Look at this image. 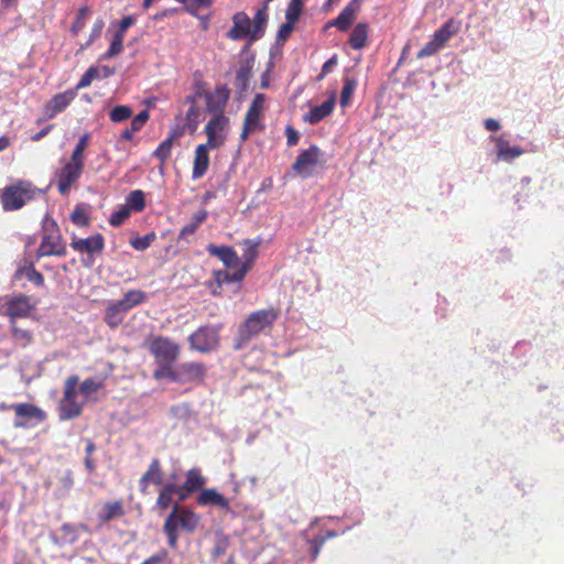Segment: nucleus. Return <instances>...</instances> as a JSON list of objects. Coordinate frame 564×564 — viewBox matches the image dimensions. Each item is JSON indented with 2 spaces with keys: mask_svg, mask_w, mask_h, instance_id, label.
<instances>
[{
  "mask_svg": "<svg viewBox=\"0 0 564 564\" xmlns=\"http://www.w3.org/2000/svg\"><path fill=\"white\" fill-rule=\"evenodd\" d=\"M23 278L32 282L36 286H42L44 284L43 274L39 272L33 265L21 267L15 271V280H21Z\"/></svg>",
  "mask_w": 564,
  "mask_h": 564,
  "instance_id": "f704fd0d",
  "label": "nucleus"
},
{
  "mask_svg": "<svg viewBox=\"0 0 564 564\" xmlns=\"http://www.w3.org/2000/svg\"><path fill=\"white\" fill-rule=\"evenodd\" d=\"M254 261L256 259L243 258V262L241 263L239 261V265L236 268L237 270L232 272L231 278L241 282L246 278L248 271L252 268Z\"/></svg>",
  "mask_w": 564,
  "mask_h": 564,
  "instance_id": "603ef678",
  "label": "nucleus"
},
{
  "mask_svg": "<svg viewBox=\"0 0 564 564\" xmlns=\"http://www.w3.org/2000/svg\"><path fill=\"white\" fill-rule=\"evenodd\" d=\"M173 143L172 142V139H165L164 141H162L159 147L155 149V151L153 152V156H155L156 159H159L161 161V164L163 165L166 160L171 156V151H172V148H173Z\"/></svg>",
  "mask_w": 564,
  "mask_h": 564,
  "instance_id": "c03bdc74",
  "label": "nucleus"
},
{
  "mask_svg": "<svg viewBox=\"0 0 564 564\" xmlns=\"http://www.w3.org/2000/svg\"><path fill=\"white\" fill-rule=\"evenodd\" d=\"M131 215V210L122 205L118 210L113 212L109 218V224L113 227L122 225Z\"/></svg>",
  "mask_w": 564,
  "mask_h": 564,
  "instance_id": "09e8293b",
  "label": "nucleus"
},
{
  "mask_svg": "<svg viewBox=\"0 0 564 564\" xmlns=\"http://www.w3.org/2000/svg\"><path fill=\"white\" fill-rule=\"evenodd\" d=\"M145 300V292L141 290H129L128 292L124 293L123 297L117 302L119 303V305L124 307L127 312H129L133 307L142 304Z\"/></svg>",
  "mask_w": 564,
  "mask_h": 564,
  "instance_id": "473e14b6",
  "label": "nucleus"
},
{
  "mask_svg": "<svg viewBox=\"0 0 564 564\" xmlns=\"http://www.w3.org/2000/svg\"><path fill=\"white\" fill-rule=\"evenodd\" d=\"M196 501L202 507L215 506L225 511L230 510L229 500L214 488L202 489Z\"/></svg>",
  "mask_w": 564,
  "mask_h": 564,
  "instance_id": "b1692460",
  "label": "nucleus"
},
{
  "mask_svg": "<svg viewBox=\"0 0 564 564\" xmlns=\"http://www.w3.org/2000/svg\"><path fill=\"white\" fill-rule=\"evenodd\" d=\"M150 113L148 110L140 111L137 116L133 117L130 127L132 131H140L145 122L149 120Z\"/></svg>",
  "mask_w": 564,
  "mask_h": 564,
  "instance_id": "13d9d810",
  "label": "nucleus"
},
{
  "mask_svg": "<svg viewBox=\"0 0 564 564\" xmlns=\"http://www.w3.org/2000/svg\"><path fill=\"white\" fill-rule=\"evenodd\" d=\"M369 24L359 22L350 33L348 44L354 50H361L368 44Z\"/></svg>",
  "mask_w": 564,
  "mask_h": 564,
  "instance_id": "cd10ccee",
  "label": "nucleus"
},
{
  "mask_svg": "<svg viewBox=\"0 0 564 564\" xmlns=\"http://www.w3.org/2000/svg\"><path fill=\"white\" fill-rule=\"evenodd\" d=\"M221 325H204L188 337L189 348L202 354L216 350L220 343Z\"/></svg>",
  "mask_w": 564,
  "mask_h": 564,
  "instance_id": "1a4fd4ad",
  "label": "nucleus"
},
{
  "mask_svg": "<svg viewBox=\"0 0 564 564\" xmlns=\"http://www.w3.org/2000/svg\"><path fill=\"white\" fill-rule=\"evenodd\" d=\"M359 10V4L356 1H350L338 14V17L328 23L327 26H336L339 31L345 32L349 29Z\"/></svg>",
  "mask_w": 564,
  "mask_h": 564,
  "instance_id": "393cba45",
  "label": "nucleus"
},
{
  "mask_svg": "<svg viewBox=\"0 0 564 564\" xmlns=\"http://www.w3.org/2000/svg\"><path fill=\"white\" fill-rule=\"evenodd\" d=\"M132 116V109L129 106L120 105L116 106L109 112V119L112 122H122L128 120Z\"/></svg>",
  "mask_w": 564,
  "mask_h": 564,
  "instance_id": "a19ab883",
  "label": "nucleus"
},
{
  "mask_svg": "<svg viewBox=\"0 0 564 564\" xmlns=\"http://www.w3.org/2000/svg\"><path fill=\"white\" fill-rule=\"evenodd\" d=\"M70 247L79 253H101L105 249V239L101 234H96L87 238H74Z\"/></svg>",
  "mask_w": 564,
  "mask_h": 564,
  "instance_id": "aec40b11",
  "label": "nucleus"
},
{
  "mask_svg": "<svg viewBox=\"0 0 564 564\" xmlns=\"http://www.w3.org/2000/svg\"><path fill=\"white\" fill-rule=\"evenodd\" d=\"M84 162H77L72 159L57 173V189L63 196L67 195L72 186L77 183L84 171Z\"/></svg>",
  "mask_w": 564,
  "mask_h": 564,
  "instance_id": "f8f14e48",
  "label": "nucleus"
},
{
  "mask_svg": "<svg viewBox=\"0 0 564 564\" xmlns=\"http://www.w3.org/2000/svg\"><path fill=\"white\" fill-rule=\"evenodd\" d=\"M261 242H262L261 239H257V240L245 239L241 242V246L243 247L242 258L257 259L258 253H259L258 249H259Z\"/></svg>",
  "mask_w": 564,
  "mask_h": 564,
  "instance_id": "a18cd8bd",
  "label": "nucleus"
},
{
  "mask_svg": "<svg viewBox=\"0 0 564 564\" xmlns=\"http://www.w3.org/2000/svg\"><path fill=\"white\" fill-rule=\"evenodd\" d=\"M70 220L78 227H86L89 225L90 217L83 206L77 205L70 214Z\"/></svg>",
  "mask_w": 564,
  "mask_h": 564,
  "instance_id": "37998d69",
  "label": "nucleus"
},
{
  "mask_svg": "<svg viewBox=\"0 0 564 564\" xmlns=\"http://www.w3.org/2000/svg\"><path fill=\"white\" fill-rule=\"evenodd\" d=\"M166 556H167V552L166 551H161V552H159L156 554H153L152 556L148 557L141 564H161V563L164 562Z\"/></svg>",
  "mask_w": 564,
  "mask_h": 564,
  "instance_id": "0e129e2a",
  "label": "nucleus"
},
{
  "mask_svg": "<svg viewBox=\"0 0 564 564\" xmlns=\"http://www.w3.org/2000/svg\"><path fill=\"white\" fill-rule=\"evenodd\" d=\"M229 124V118L224 113H218L208 120L205 126V133L207 135V142L212 150L218 149L224 145L226 141V134L224 131Z\"/></svg>",
  "mask_w": 564,
  "mask_h": 564,
  "instance_id": "ddd939ff",
  "label": "nucleus"
},
{
  "mask_svg": "<svg viewBox=\"0 0 564 564\" xmlns=\"http://www.w3.org/2000/svg\"><path fill=\"white\" fill-rule=\"evenodd\" d=\"M12 339L22 347L29 346L33 341V333L30 329L21 328L18 322L9 323Z\"/></svg>",
  "mask_w": 564,
  "mask_h": 564,
  "instance_id": "c9c22d12",
  "label": "nucleus"
},
{
  "mask_svg": "<svg viewBox=\"0 0 564 564\" xmlns=\"http://www.w3.org/2000/svg\"><path fill=\"white\" fill-rule=\"evenodd\" d=\"M76 89H67L63 93L55 94L43 107V118L37 120L42 123L45 120L55 118L63 112L70 102L76 98Z\"/></svg>",
  "mask_w": 564,
  "mask_h": 564,
  "instance_id": "4468645a",
  "label": "nucleus"
},
{
  "mask_svg": "<svg viewBox=\"0 0 564 564\" xmlns=\"http://www.w3.org/2000/svg\"><path fill=\"white\" fill-rule=\"evenodd\" d=\"M229 97L230 89L226 85L217 86L213 93L205 94L207 111L214 116L224 113Z\"/></svg>",
  "mask_w": 564,
  "mask_h": 564,
  "instance_id": "a211bd4d",
  "label": "nucleus"
},
{
  "mask_svg": "<svg viewBox=\"0 0 564 564\" xmlns=\"http://www.w3.org/2000/svg\"><path fill=\"white\" fill-rule=\"evenodd\" d=\"M335 104L336 93H333L322 105L313 107L308 112H306L303 117L304 121L311 124L318 123L334 111Z\"/></svg>",
  "mask_w": 564,
  "mask_h": 564,
  "instance_id": "4be33fe9",
  "label": "nucleus"
},
{
  "mask_svg": "<svg viewBox=\"0 0 564 564\" xmlns=\"http://www.w3.org/2000/svg\"><path fill=\"white\" fill-rule=\"evenodd\" d=\"M66 252V243L63 239V236L57 224L55 221L45 224L41 243L37 249V257H64Z\"/></svg>",
  "mask_w": 564,
  "mask_h": 564,
  "instance_id": "0eeeda50",
  "label": "nucleus"
},
{
  "mask_svg": "<svg viewBox=\"0 0 564 564\" xmlns=\"http://www.w3.org/2000/svg\"><path fill=\"white\" fill-rule=\"evenodd\" d=\"M104 26H105L104 20L97 19L91 28V32H90L88 41L85 44L80 45V50L88 48L101 35Z\"/></svg>",
  "mask_w": 564,
  "mask_h": 564,
  "instance_id": "5fc2aeb1",
  "label": "nucleus"
},
{
  "mask_svg": "<svg viewBox=\"0 0 564 564\" xmlns=\"http://www.w3.org/2000/svg\"><path fill=\"white\" fill-rule=\"evenodd\" d=\"M148 348L156 364L153 377L156 380L164 379L165 376H159V372L173 368L174 362L180 358L181 346L169 337L156 336L149 343Z\"/></svg>",
  "mask_w": 564,
  "mask_h": 564,
  "instance_id": "7ed1b4c3",
  "label": "nucleus"
},
{
  "mask_svg": "<svg viewBox=\"0 0 564 564\" xmlns=\"http://www.w3.org/2000/svg\"><path fill=\"white\" fill-rule=\"evenodd\" d=\"M205 482H206V479L202 475L200 469L192 468V469L187 470V473L185 475V481L183 482V489H185V491L196 492L203 488Z\"/></svg>",
  "mask_w": 564,
  "mask_h": 564,
  "instance_id": "7c9ffc66",
  "label": "nucleus"
},
{
  "mask_svg": "<svg viewBox=\"0 0 564 564\" xmlns=\"http://www.w3.org/2000/svg\"><path fill=\"white\" fill-rule=\"evenodd\" d=\"M213 2L214 0H186L184 8L189 14L197 17L200 10L209 9Z\"/></svg>",
  "mask_w": 564,
  "mask_h": 564,
  "instance_id": "79ce46f5",
  "label": "nucleus"
},
{
  "mask_svg": "<svg viewBox=\"0 0 564 564\" xmlns=\"http://www.w3.org/2000/svg\"><path fill=\"white\" fill-rule=\"evenodd\" d=\"M252 76V65L245 62L240 65L235 77V87L238 91H246L249 87V82Z\"/></svg>",
  "mask_w": 564,
  "mask_h": 564,
  "instance_id": "72a5a7b5",
  "label": "nucleus"
},
{
  "mask_svg": "<svg viewBox=\"0 0 564 564\" xmlns=\"http://www.w3.org/2000/svg\"><path fill=\"white\" fill-rule=\"evenodd\" d=\"M484 126L488 131H492V132L498 131L500 129L499 121L494 118L486 119L484 122Z\"/></svg>",
  "mask_w": 564,
  "mask_h": 564,
  "instance_id": "774afa93",
  "label": "nucleus"
},
{
  "mask_svg": "<svg viewBox=\"0 0 564 564\" xmlns=\"http://www.w3.org/2000/svg\"><path fill=\"white\" fill-rule=\"evenodd\" d=\"M212 150L207 144H198L195 149V155L193 161L192 178H202L209 167V153Z\"/></svg>",
  "mask_w": 564,
  "mask_h": 564,
  "instance_id": "5701e85b",
  "label": "nucleus"
},
{
  "mask_svg": "<svg viewBox=\"0 0 564 564\" xmlns=\"http://www.w3.org/2000/svg\"><path fill=\"white\" fill-rule=\"evenodd\" d=\"M278 316L279 312L273 307L252 312L240 325L234 349L239 350L243 348L252 337L271 326L276 321Z\"/></svg>",
  "mask_w": 564,
  "mask_h": 564,
  "instance_id": "f03ea898",
  "label": "nucleus"
},
{
  "mask_svg": "<svg viewBox=\"0 0 564 564\" xmlns=\"http://www.w3.org/2000/svg\"><path fill=\"white\" fill-rule=\"evenodd\" d=\"M171 480L172 481H169V482H164L163 481V485H161V488L163 491H165L166 494H170L171 496H175L176 495V491L177 490V485L175 484V480H176V475L175 474H172L170 476Z\"/></svg>",
  "mask_w": 564,
  "mask_h": 564,
  "instance_id": "680f3d73",
  "label": "nucleus"
},
{
  "mask_svg": "<svg viewBox=\"0 0 564 564\" xmlns=\"http://www.w3.org/2000/svg\"><path fill=\"white\" fill-rule=\"evenodd\" d=\"M199 522V514L187 507H181L178 503H175L163 523V532L167 538L169 546L171 549L177 546L178 530L192 534L198 528Z\"/></svg>",
  "mask_w": 564,
  "mask_h": 564,
  "instance_id": "f257e3e1",
  "label": "nucleus"
},
{
  "mask_svg": "<svg viewBox=\"0 0 564 564\" xmlns=\"http://www.w3.org/2000/svg\"><path fill=\"white\" fill-rule=\"evenodd\" d=\"M172 502H173V496H171L170 494H166L165 491L160 489L158 498H156L155 507L159 510L164 511L171 507Z\"/></svg>",
  "mask_w": 564,
  "mask_h": 564,
  "instance_id": "6e6d98bb",
  "label": "nucleus"
},
{
  "mask_svg": "<svg viewBox=\"0 0 564 564\" xmlns=\"http://www.w3.org/2000/svg\"><path fill=\"white\" fill-rule=\"evenodd\" d=\"M265 101L267 97L264 94L258 93L254 95L243 119L248 127L253 126L259 130L263 129L261 119L264 117Z\"/></svg>",
  "mask_w": 564,
  "mask_h": 564,
  "instance_id": "6ab92c4d",
  "label": "nucleus"
},
{
  "mask_svg": "<svg viewBox=\"0 0 564 564\" xmlns=\"http://www.w3.org/2000/svg\"><path fill=\"white\" fill-rule=\"evenodd\" d=\"M14 411L15 417L13 426L15 429H32L46 420V413L32 403H18L10 406Z\"/></svg>",
  "mask_w": 564,
  "mask_h": 564,
  "instance_id": "9d476101",
  "label": "nucleus"
},
{
  "mask_svg": "<svg viewBox=\"0 0 564 564\" xmlns=\"http://www.w3.org/2000/svg\"><path fill=\"white\" fill-rule=\"evenodd\" d=\"M197 226L195 224H186L185 226H183V228L181 229L180 234H178V239H185L187 236H191V235H194L197 230Z\"/></svg>",
  "mask_w": 564,
  "mask_h": 564,
  "instance_id": "338daca9",
  "label": "nucleus"
},
{
  "mask_svg": "<svg viewBox=\"0 0 564 564\" xmlns=\"http://www.w3.org/2000/svg\"><path fill=\"white\" fill-rule=\"evenodd\" d=\"M102 387V383L101 382H98L96 381L95 379L93 378H87L85 379L80 386H79V392L85 395V397H88L90 395L91 393H95L97 392L99 389H101Z\"/></svg>",
  "mask_w": 564,
  "mask_h": 564,
  "instance_id": "864d4df0",
  "label": "nucleus"
},
{
  "mask_svg": "<svg viewBox=\"0 0 564 564\" xmlns=\"http://www.w3.org/2000/svg\"><path fill=\"white\" fill-rule=\"evenodd\" d=\"M123 41L124 37L120 35L113 34L112 41L109 45L107 52L101 56V59H110L117 55H119L123 51Z\"/></svg>",
  "mask_w": 564,
  "mask_h": 564,
  "instance_id": "ea45409f",
  "label": "nucleus"
},
{
  "mask_svg": "<svg viewBox=\"0 0 564 564\" xmlns=\"http://www.w3.org/2000/svg\"><path fill=\"white\" fill-rule=\"evenodd\" d=\"M227 36L232 41H239L249 36L250 42H253L251 19L246 12L240 11L234 14L232 26L229 29Z\"/></svg>",
  "mask_w": 564,
  "mask_h": 564,
  "instance_id": "f3484780",
  "label": "nucleus"
},
{
  "mask_svg": "<svg viewBox=\"0 0 564 564\" xmlns=\"http://www.w3.org/2000/svg\"><path fill=\"white\" fill-rule=\"evenodd\" d=\"M207 251L210 256L217 257L226 268L236 269L239 265V257L230 246L208 245Z\"/></svg>",
  "mask_w": 564,
  "mask_h": 564,
  "instance_id": "412c9836",
  "label": "nucleus"
},
{
  "mask_svg": "<svg viewBox=\"0 0 564 564\" xmlns=\"http://www.w3.org/2000/svg\"><path fill=\"white\" fill-rule=\"evenodd\" d=\"M319 148L317 145H311L308 149L303 150L296 158L292 165L295 173L304 178L313 175L314 169L316 167L319 160Z\"/></svg>",
  "mask_w": 564,
  "mask_h": 564,
  "instance_id": "2eb2a0df",
  "label": "nucleus"
},
{
  "mask_svg": "<svg viewBox=\"0 0 564 564\" xmlns=\"http://www.w3.org/2000/svg\"><path fill=\"white\" fill-rule=\"evenodd\" d=\"M154 239H155V234L150 232L142 237H135L133 239H130V245L135 250L143 251L150 247L151 242L154 241Z\"/></svg>",
  "mask_w": 564,
  "mask_h": 564,
  "instance_id": "8fccbe9b",
  "label": "nucleus"
},
{
  "mask_svg": "<svg viewBox=\"0 0 564 564\" xmlns=\"http://www.w3.org/2000/svg\"><path fill=\"white\" fill-rule=\"evenodd\" d=\"M303 10V0H291L285 10V20L296 23Z\"/></svg>",
  "mask_w": 564,
  "mask_h": 564,
  "instance_id": "4c0bfd02",
  "label": "nucleus"
},
{
  "mask_svg": "<svg viewBox=\"0 0 564 564\" xmlns=\"http://www.w3.org/2000/svg\"><path fill=\"white\" fill-rule=\"evenodd\" d=\"M164 470L161 460L158 457L151 459L145 473L139 479V490L142 495H148L151 485L161 486L164 481Z\"/></svg>",
  "mask_w": 564,
  "mask_h": 564,
  "instance_id": "dca6fc26",
  "label": "nucleus"
},
{
  "mask_svg": "<svg viewBox=\"0 0 564 564\" xmlns=\"http://www.w3.org/2000/svg\"><path fill=\"white\" fill-rule=\"evenodd\" d=\"M268 10L269 6L265 3H262L257 10L253 20L251 21L252 41H258L263 36L269 20Z\"/></svg>",
  "mask_w": 564,
  "mask_h": 564,
  "instance_id": "bb28decb",
  "label": "nucleus"
},
{
  "mask_svg": "<svg viewBox=\"0 0 564 564\" xmlns=\"http://www.w3.org/2000/svg\"><path fill=\"white\" fill-rule=\"evenodd\" d=\"M207 373V368L203 362L186 361L180 364L177 367L172 369H165L163 372H159V376H165L164 379H169L180 384L186 383H204Z\"/></svg>",
  "mask_w": 564,
  "mask_h": 564,
  "instance_id": "423d86ee",
  "label": "nucleus"
},
{
  "mask_svg": "<svg viewBox=\"0 0 564 564\" xmlns=\"http://www.w3.org/2000/svg\"><path fill=\"white\" fill-rule=\"evenodd\" d=\"M99 76L98 68L95 66H90L80 77L79 82L75 86L74 89H76V93L79 89H83L85 87H88L94 79H96Z\"/></svg>",
  "mask_w": 564,
  "mask_h": 564,
  "instance_id": "de8ad7c7",
  "label": "nucleus"
},
{
  "mask_svg": "<svg viewBox=\"0 0 564 564\" xmlns=\"http://www.w3.org/2000/svg\"><path fill=\"white\" fill-rule=\"evenodd\" d=\"M232 273H229L226 270H215L213 272V280L206 283L207 288L210 290V293L214 296H219L223 291V285L225 283L239 282L236 279H232Z\"/></svg>",
  "mask_w": 564,
  "mask_h": 564,
  "instance_id": "c85d7f7f",
  "label": "nucleus"
},
{
  "mask_svg": "<svg viewBox=\"0 0 564 564\" xmlns=\"http://www.w3.org/2000/svg\"><path fill=\"white\" fill-rule=\"evenodd\" d=\"M355 88H356V82L349 77H345L344 78V87H343L341 94H340L341 106H346L349 102Z\"/></svg>",
  "mask_w": 564,
  "mask_h": 564,
  "instance_id": "3c124183",
  "label": "nucleus"
},
{
  "mask_svg": "<svg viewBox=\"0 0 564 564\" xmlns=\"http://www.w3.org/2000/svg\"><path fill=\"white\" fill-rule=\"evenodd\" d=\"M458 31L453 19L446 21L416 54L417 58L432 56Z\"/></svg>",
  "mask_w": 564,
  "mask_h": 564,
  "instance_id": "9b49d317",
  "label": "nucleus"
},
{
  "mask_svg": "<svg viewBox=\"0 0 564 564\" xmlns=\"http://www.w3.org/2000/svg\"><path fill=\"white\" fill-rule=\"evenodd\" d=\"M294 25H295V23H292L289 21H285L284 23H282L276 33V41L285 42L291 36V33L294 30Z\"/></svg>",
  "mask_w": 564,
  "mask_h": 564,
  "instance_id": "4d7b16f0",
  "label": "nucleus"
},
{
  "mask_svg": "<svg viewBox=\"0 0 564 564\" xmlns=\"http://www.w3.org/2000/svg\"><path fill=\"white\" fill-rule=\"evenodd\" d=\"M127 313L128 312L124 310V307L119 305L117 301H112L107 305L105 310L104 322L111 329H115L122 324Z\"/></svg>",
  "mask_w": 564,
  "mask_h": 564,
  "instance_id": "a878e982",
  "label": "nucleus"
},
{
  "mask_svg": "<svg viewBox=\"0 0 564 564\" xmlns=\"http://www.w3.org/2000/svg\"><path fill=\"white\" fill-rule=\"evenodd\" d=\"M35 194L36 188L28 181H19L13 185L6 186L0 195L2 208L6 212L18 210L32 200Z\"/></svg>",
  "mask_w": 564,
  "mask_h": 564,
  "instance_id": "39448f33",
  "label": "nucleus"
},
{
  "mask_svg": "<svg viewBox=\"0 0 564 564\" xmlns=\"http://www.w3.org/2000/svg\"><path fill=\"white\" fill-rule=\"evenodd\" d=\"M208 217V212L206 209H200L193 214L191 223L195 224L197 227H199Z\"/></svg>",
  "mask_w": 564,
  "mask_h": 564,
  "instance_id": "69168bd1",
  "label": "nucleus"
},
{
  "mask_svg": "<svg viewBox=\"0 0 564 564\" xmlns=\"http://www.w3.org/2000/svg\"><path fill=\"white\" fill-rule=\"evenodd\" d=\"M0 314L6 316L9 323L20 318H29L36 310L37 301L25 294L6 295L0 299Z\"/></svg>",
  "mask_w": 564,
  "mask_h": 564,
  "instance_id": "20e7f679",
  "label": "nucleus"
},
{
  "mask_svg": "<svg viewBox=\"0 0 564 564\" xmlns=\"http://www.w3.org/2000/svg\"><path fill=\"white\" fill-rule=\"evenodd\" d=\"M90 10L87 6L82 7L76 15L75 21L70 26V32L73 35H77L86 25V19L89 15Z\"/></svg>",
  "mask_w": 564,
  "mask_h": 564,
  "instance_id": "58836bf2",
  "label": "nucleus"
},
{
  "mask_svg": "<svg viewBox=\"0 0 564 564\" xmlns=\"http://www.w3.org/2000/svg\"><path fill=\"white\" fill-rule=\"evenodd\" d=\"M89 134L85 133L80 139L78 140L77 144L75 145L70 159L77 162H84L85 163V150L88 145Z\"/></svg>",
  "mask_w": 564,
  "mask_h": 564,
  "instance_id": "49530a36",
  "label": "nucleus"
},
{
  "mask_svg": "<svg viewBox=\"0 0 564 564\" xmlns=\"http://www.w3.org/2000/svg\"><path fill=\"white\" fill-rule=\"evenodd\" d=\"M77 376H70L65 381L63 398L58 404V416L62 421L76 419L83 412L84 404L77 400Z\"/></svg>",
  "mask_w": 564,
  "mask_h": 564,
  "instance_id": "6e6552de",
  "label": "nucleus"
},
{
  "mask_svg": "<svg viewBox=\"0 0 564 564\" xmlns=\"http://www.w3.org/2000/svg\"><path fill=\"white\" fill-rule=\"evenodd\" d=\"M131 212L140 213L145 207L144 193L141 189H134L129 193L124 204Z\"/></svg>",
  "mask_w": 564,
  "mask_h": 564,
  "instance_id": "e433bc0d",
  "label": "nucleus"
},
{
  "mask_svg": "<svg viewBox=\"0 0 564 564\" xmlns=\"http://www.w3.org/2000/svg\"><path fill=\"white\" fill-rule=\"evenodd\" d=\"M496 148H497V154L502 160H512L514 158L520 156L523 151L518 148H511L509 145V141L505 139L503 135H500L498 138H495Z\"/></svg>",
  "mask_w": 564,
  "mask_h": 564,
  "instance_id": "2f4dec72",
  "label": "nucleus"
},
{
  "mask_svg": "<svg viewBox=\"0 0 564 564\" xmlns=\"http://www.w3.org/2000/svg\"><path fill=\"white\" fill-rule=\"evenodd\" d=\"M123 514L124 508L122 500L108 501L104 503L101 512L98 514V519L102 523H106L116 518H121Z\"/></svg>",
  "mask_w": 564,
  "mask_h": 564,
  "instance_id": "c756f323",
  "label": "nucleus"
},
{
  "mask_svg": "<svg viewBox=\"0 0 564 564\" xmlns=\"http://www.w3.org/2000/svg\"><path fill=\"white\" fill-rule=\"evenodd\" d=\"M310 545L312 546V560H316L322 546L325 543V538H315L308 541Z\"/></svg>",
  "mask_w": 564,
  "mask_h": 564,
  "instance_id": "052dcab7",
  "label": "nucleus"
},
{
  "mask_svg": "<svg viewBox=\"0 0 564 564\" xmlns=\"http://www.w3.org/2000/svg\"><path fill=\"white\" fill-rule=\"evenodd\" d=\"M135 22V19L132 15L123 17L119 22V28L115 32L116 35H120L121 37H126L127 30L133 25Z\"/></svg>",
  "mask_w": 564,
  "mask_h": 564,
  "instance_id": "bf43d9fd",
  "label": "nucleus"
},
{
  "mask_svg": "<svg viewBox=\"0 0 564 564\" xmlns=\"http://www.w3.org/2000/svg\"><path fill=\"white\" fill-rule=\"evenodd\" d=\"M285 135H286V143L289 147H294L297 144L300 135H299V132L294 128L288 126L285 129Z\"/></svg>",
  "mask_w": 564,
  "mask_h": 564,
  "instance_id": "e2e57ef3",
  "label": "nucleus"
}]
</instances>
